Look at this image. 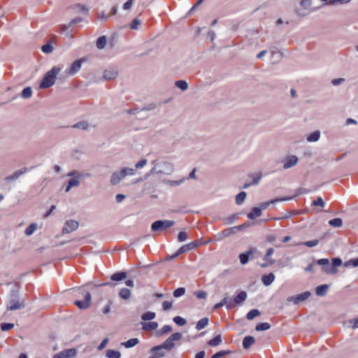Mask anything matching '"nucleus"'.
Wrapping results in <instances>:
<instances>
[{
    "instance_id": "52",
    "label": "nucleus",
    "mask_w": 358,
    "mask_h": 358,
    "mask_svg": "<svg viewBox=\"0 0 358 358\" xmlns=\"http://www.w3.org/2000/svg\"><path fill=\"white\" fill-rule=\"evenodd\" d=\"M173 322H174L176 324H178V325H179V326H184V325H185V324H186V323H187L186 320H185V319H184V318H182V317H180V316H176V317H173Z\"/></svg>"
},
{
    "instance_id": "43",
    "label": "nucleus",
    "mask_w": 358,
    "mask_h": 358,
    "mask_svg": "<svg viewBox=\"0 0 358 358\" xmlns=\"http://www.w3.org/2000/svg\"><path fill=\"white\" fill-rule=\"evenodd\" d=\"M156 314L154 312H147L142 315L141 319L144 321H149L155 319Z\"/></svg>"
},
{
    "instance_id": "53",
    "label": "nucleus",
    "mask_w": 358,
    "mask_h": 358,
    "mask_svg": "<svg viewBox=\"0 0 358 358\" xmlns=\"http://www.w3.org/2000/svg\"><path fill=\"white\" fill-rule=\"evenodd\" d=\"M141 22L139 19L138 18H134L131 22V24H130V27L132 29L134 30H138V27L139 26L141 25Z\"/></svg>"
},
{
    "instance_id": "19",
    "label": "nucleus",
    "mask_w": 358,
    "mask_h": 358,
    "mask_svg": "<svg viewBox=\"0 0 358 358\" xmlns=\"http://www.w3.org/2000/svg\"><path fill=\"white\" fill-rule=\"evenodd\" d=\"M291 199H292V197L277 198V199H273V200H271V201H266L264 203H262L257 207L260 209L261 211H262L263 210L266 209L271 203H275L276 202H278V201H287V200H289Z\"/></svg>"
},
{
    "instance_id": "47",
    "label": "nucleus",
    "mask_w": 358,
    "mask_h": 358,
    "mask_svg": "<svg viewBox=\"0 0 358 358\" xmlns=\"http://www.w3.org/2000/svg\"><path fill=\"white\" fill-rule=\"evenodd\" d=\"M329 224L334 227H340L343 224V221L341 218H334L329 221Z\"/></svg>"
},
{
    "instance_id": "4",
    "label": "nucleus",
    "mask_w": 358,
    "mask_h": 358,
    "mask_svg": "<svg viewBox=\"0 0 358 358\" xmlns=\"http://www.w3.org/2000/svg\"><path fill=\"white\" fill-rule=\"evenodd\" d=\"M135 169L133 168L124 167L119 171H116L111 174L110 182L113 185L119 184L122 180L127 176L134 175Z\"/></svg>"
},
{
    "instance_id": "10",
    "label": "nucleus",
    "mask_w": 358,
    "mask_h": 358,
    "mask_svg": "<svg viewBox=\"0 0 358 358\" xmlns=\"http://www.w3.org/2000/svg\"><path fill=\"white\" fill-rule=\"evenodd\" d=\"M85 61L86 59L85 58H81L74 61L71 64L70 67L65 71V73L67 76H73L76 74L81 69L82 64Z\"/></svg>"
},
{
    "instance_id": "57",
    "label": "nucleus",
    "mask_w": 358,
    "mask_h": 358,
    "mask_svg": "<svg viewBox=\"0 0 358 358\" xmlns=\"http://www.w3.org/2000/svg\"><path fill=\"white\" fill-rule=\"evenodd\" d=\"M230 353H231V352L229 350L220 351V352H217L215 354H214L211 357V358H220V357H224L225 355H229Z\"/></svg>"
},
{
    "instance_id": "59",
    "label": "nucleus",
    "mask_w": 358,
    "mask_h": 358,
    "mask_svg": "<svg viewBox=\"0 0 358 358\" xmlns=\"http://www.w3.org/2000/svg\"><path fill=\"white\" fill-rule=\"evenodd\" d=\"M14 327V324L12 323H2L1 324V329L3 331H8L11 329H13Z\"/></svg>"
},
{
    "instance_id": "29",
    "label": "nucleus",
    "mask_w": 358,
    "mask_h": 358,
    "mask_svg": "<svg viewBox=\"0 0 358 358\" xmlns=\"http://www.w3.org/2000/svg\"><path fill=\"white\" fill-rule=\"evenodd\" d=\"M127 277L126 272H117L110 276V279L113 281H120Z\"/></svg>"
},
{
    "instance_id": "11",
    "label": "nucleus",
    "mask_w": 358,
    "mask_h": 358,
    "mask_svg": "<svg viewBox=\"0 0 358 358\" xmlns=\"http://www.w3.org/2000/svg\"><path fill=\"white\" fill-rule=\"evenodd\" d=\"M79 226V223L73 220H67L62 229V232L64 234H69L73 231H75Z\"/></svg>"
},
{
    "instance_id": "27",
    "label": "nucleus",
    "mask_w": 358,
    "mask_h": 358,
    "mask_svg": "<svg viewBox=\"0 0 358 358\" xmlns=\"http://www.w3.org/2000/svg\"><path fill=\"white\" fill-rule=\"evenodd\" d=\"M253 253V251L252 250H248L245 253H241L239 255V259L240 262L242 264H246L249 261V257L250 255H252Z\"/></svg>"
},
{
    "instance_id": "38",
    "label": "nucleus",
    "mask_w": 358,
    "mask_h": 358,
    "mask_svg": "<svg viewBox=\"0 0 358 358\" xmlns=\"http://www.w3.org/2000/svg\"><path fill=\"white\" fill-rule=\"evenodd\" d=\"M222 343V338L220 335H217L215 337H214L213 339L210 340L208 342V344L210 346H217Z\"/></svg>"
},
{
    "instance_id": "16",
    "label": "nucleus",
    "mask_w": 358,
    "mask_h": 358,
    "mask_svg": "<svg viewBox=\"0 0 358 358\" xmlns=\"http://www.w3.org/2000/svg\"><path fill=\"white\" fill-rule=\"evenodd\" d=\"M118 75V71L115 68L106 69L103 73V78L104 80H110L115 79Z\"/></svg>"
},
{
    "instance_id": "49",
    "label": "nucleus",
    "mask_w": 358,
    "mask_h": 358,
    "mask_svg": "<svg viewBox=\"0 0 358 358\" xmlns=\"http://www.w3.org/2000/svg\"><path fill=\"white\" fill-rule=\"evenodd\" d=\"M164 349V348H160V349H156V350H154V347L152 348L150 350V352L152 353V352H155V356L157 358H160V357H163L165 356V353L163 351Z\"/></svg>"
},
{
    "instance_id": "25",
    "label": "nucleus",
    "mask_w": 358,
    "mask_h": 358,
    "mask_svg": "<svg viewBox=\"0 0 358 358\" xmlns=\"http://www.w3.org/2000/svg\"><path fill=\"white\" fill-rule=\"evenodd\" d=\"M142 325V329L145 331L155 330L158 327V323L156 322H143Z\"/></svg>"
},
{
    "instance_id": "64",
    "label": "nucleus",
    "mask_w": 358,
    "mask_h": 358,
    "mask_svg": "<svg viewBox=\"0 0 358 358\" xmlns=\"http://www.w3.org/2000/svg\"><path fill=\"white\" fill-rule=\"evenodd\" d=\"M172 308V303L170 301H164L162 303L163 310L166 311Z\"/></svg>"
},
{
    "instance_id": "26",
    "label": "nucleus",
    "mask_w": 358,
    "mask_h": 358,
    "mask_svg": "<svg viewBox=\"0 0 358 358\" xmlns=\"http://www.w3.org/2000/svg\"><path fill=\"white\" fill-rule=\"evenodd\" d=\"M262 215V211L258 207H254L251 212L248 214V217L250 220H254L256 217H260Z\"/></svg>"
},
{
    "instance_id": "13",
    "label": "nucleus",
    "mask_w": 358,
    "mask_h": 358,
    "mask_svg": "<svg viewBox=\"0 0 358 358\" xmlns=\"http://www.w3.org/2000/svg\"><path fill=\"white\" fill-rule=\"evenodd\" d=\"M91 303V295L88 292H86L84 295L83 301H76L75 304L80 309H86L87 308Z\"/></svg>"
},
{
    "instance_id": "12",
    "label": "nucleus",
    "mask_w": 358,
    "mask_h": 358,
    "mask_svg": "<svg viewBox=\"0 0 358 358\" xmlns=\"http://www.w3.org/2000/svg\"><path fill=\"white\" fill-rule=\"evenodd\" d=\"M77 350L75 348L64 350L57 354H55L52 358H72L76 355Z\"/></svg>"
},
{
    "instance_id": "21",
    "label": "nucleus",
    "mask_w": 358,
    "mask_h": 358,
    "mask_svg": "<svg viewBox=\"0 0 358 358\" xmlns=\"http://www.w3.org/2000/svg\"><path fill=\"white\" fill-rule=\"evenodd\" d=\"M197 248V244L194 243V242H191V243H189L188 244L184 245L182 247H180L177 250L178 251V254L180 255L182 253L188 252V251H189L191 250H193L194 248Z\"/></svg>"
},
{
    "instance_id": "61",
    "label": "nucleus",
    "mask_w": 358,
    "mask_h": 358,
    "mask_svg": "<svg viewBox=\"0 0 358 358\" xmlns=\"http://www.w3.org/2000/svg\"><path fill=\"white\" fill-rule=\"evenodd\" d=\"M187 238V234L185 231H180L178 235V241L179 242H183Z\"/></svg>"
},
{
    "instance_id": "58",
    "label": "nucleus",
    "mask_w": 358,
    "mask_h": 358,
    "mask_svg": "<svg viewBox=\"0 0 358 358\" xmlns=\"http://www.w3.org/2000/svg\"><path fill=\"white\" fill-rule=\"evenodd\" d=\"M147 163H148V161L146 159H142L136 163L134 169L136 170V169H141V168L144 167L147 164Z\"/></svg>"
},
{
    "instance_id": "14",
    "label": "nucleus",
    "mask_w": 358,
    "mask_h": 358,
    "mask_svg": "<svg viewBox=\"0 0 358 358\" xmlns=\"http://www.w3.org/2000/svg\"><path fill=\"white\" fill-rule=\"evenodd\" d=\"M299 162V158L295 155H289L287 156L285 159L284 164H283V169H290L295 165L297 164Z\"/></svg>"
},
{
    "instance_id": "63",
    "label": "nucleus",
    "mask_w": 358,
    "mask_h": 358,
    "mask_svg": "<svg viewBox=\"0 0 358 358\" xmlns=\"http://www.w3.org/2000/svg\"><path fill=\"white\" fill-rule=\"evenodd\" d=\"M134 0H127L123 5V8L124 10H129L133 4H134Z\"/></svg>"
},
{
    "instance_id": "55",
    "label": "nucleus",
    "mask_w": 358,
    "mask_h": 358,
    "mask_svg": "<svg viewBox=\"0 0 358 358\" xmlns=\"http://www.w3.org/2000/svg\"><path fill=\"white\" fill-rule=\"evenodd\" d=\"M41 50L44 53L50 54L53 51V47L51 44L47 43L42 46Z\"/></svg>"
},
{
    "instance_id": "24",
    "label": "nucleus",
    "mask_w": 358,
    "mask_h": 358,
    "mask_svg": "<svg viewBox=\"0 0 358 358\" xmlns=\"http://www.w3.org/2000/svg\"><path fill=\"white\" fill-rule=\"evenodd\" d=\"M329 288L328 285H322L316 287L315 294L319 296H324L327 294Z\"/></svg>"
},
{
    "instance_id": "7",
    "label": "nucleus",
    "mask_w": 358,
    "mask_h": 358,
    "mask_svg": "<svg viewBox=\"0 0 358 358\" xmlns=\"http://www.w3.org/2000/svg\"><path fill=\"white\" fill-rule=\"evenodd\" d=\"M174 224L173 220H157L152 224L151 229L154 231H162L173 227Z\"/></svg>"
},
{
    "instance_id": "28",
    "label": "nucleus",
    "mask_w": 358,
    "mask_h": 358,
    "mask_svg": "<svg viewBox=\"0 0 358 358\" xmlns=\"http://www.w3.org/2000/svg\"><path fill=\"white\" fill-rule=\"evenodd\" d=\"M185 180V178H183L180 180H166L164 178L161 181L166 185H168L171 187H173V186H177V185H181Z\"/></svg>"
},
{
    "instance_id": "42",
    "label": "nucleus",
    "mask_w": 358,
    "mask_h": 358,
    "mask_svg": "<svg viewBox=\"0 0 358 358\" xmlns=\"http://www.w3.org/2000/svg\"><path fill=\"white\" fill-rule=\"evenodd\" d=\"M31 95H32V89L31 87H25L21 93V96L24 99H29L31 96Z\"/></svg>"
},
{
    "instance_id": "1",
    "label": "nucleus",
    "mask_w": 358,
    "mask_h": 358,
    "mask_svg": "<svg viewBox=\"0 0 358 358\" xmlns=\"http://www.w3.org/2000/svg\"><path fill=\"white\" fill-rule=\"evenodd\" d=\"M152 166L146 176L157 175L160 180L164 176H170L175 172L174 164L164 159H155L151 162Z\"/></svg>"
},
{
    "instance_id": "54",
    "label": "nucleus",
    "mask_w": 358,
    "mask_h": 358,
    "mask_svg": "<svg viewBox=\"0 0 358 358\" xmlns=\"http://www.w3.org/2000/svg\"><path fill=\"white\" fill-rule=\"evenodd\" d=\"M185 293V289L184 287H180L174 290L173 295L174 297L178 298L184 295Z\"/></svg>"
},
{
    "instance_id": "2",
    "label": "nucleus",
    "mask_w": 358,
    "mask_h": 358,
    "mask_svg": "<svg viewBox=\"0 0 358 358\" xmlns=\"http://www.w3.org/2000/svg\"><path fill=\"white\" fill-rule=\"evenodd\" d=\"M67 176L71 178L68 181L65 192L67 193L73 187L80 186L81 180L91 177L90 173H81L77 170H72L67 173Z\"/></svg>"
},
{
    "instance_id": "34",
    "label": "nucleus",
    "mask_w": 358,
    "mask_h": 358,
    "mask_svg": "<svg viewBox=\"0 0 358 358\" xmlns=\"http://www.w3.org/2000/svg\"><path fill=\"white\" fill-rule=\"evenodd\" d=\"M106 356L108 358H120L121 353L119 351L114 350H107L106 352Z\"/></svg>"
},
{
    "instance_id": "5",
    "label": "nucleus",
    "mask_w": 358,
    "mask_h": 358,
    "mask_svg": "<svg viewBox=\"0 0 358 358\" xmlns=\"http://www.w3.org/2000/svg\"><path fill=\"white\" fill-rule=\"evenodd\" d=\"M312 0H300L294 7V13L296 16L304 17L311 11Z\"/></svg>"
},
{
    "instance_id": "3",
    "label": "nucleus",
    "mask_w": 358,
    "mask_h": 358,
    "mask_svg": "<svg viewBox=\"0 0 358 358\" xmlns=\"http://www.w3.org/2000/svg\"><path fill=\"white\" fill-rule=\"evenodd\" d=\"M62 68L59 66H53L50 71H47L43 76L39 87L41 89H46L55 85L56 78Z\"/></svg>"
},
{
    "instance_id": "31",
    "label": "nucleus",
    "mask_w": 358,
    "mask_h": 358,
    "mask_svg": "<svg viewBox=\"0 0 358 358\" xmlns=\"http://www.w3.org/2000/svg\"><path fill=\"white\" fill-rule=\"evenodd\" d=\"M320 131H315L311 134H310L307 138L306 140L308 142H316L320 139Z\"/></svg>"
},
{
    "instance_id": "17",
    "label": "nucleus",
    "mask_w": 358,
    "mask_h": 358,
    "mask_svg": "<svg viewBox=\"0 0 358 358\" xmlns=\"http://www.w3.org/2000/svg\"><path fill=\"white\" fill-rule=\"evenodd\" d=\"M247 299V293L245 291H242L239 292L232 300V304L234 306V308L236 306H240L243 304V303Z\"/></svg>"
},
{
    "instance_id": "37",
    "label": "nucleus",
    "mask_w": 358,
    "mask_h": 358,
    "mask_svg": "<svg viewBox=\"0 0 358 358\" xmlns=\"http://www.w3.org/2000/svg\"><path fill=\"white\" fill-rule=\"evenodd\" d=\"M261 315V313L257 309H252L250 311H249L246 315V318L248 320H252L255 317L259 316Z\"/></svg>"
},
{
    "instance_id": "35",
    "label": "nucleus",
    "mask_w": 358,
    "mask_h": 358,
    "mask_svg": "<svg viewBox=\"0 0 358 358\" xmlns=\"http://www.w3.org/2000/svg\"><path fill=\"white\" fill-rule=\"evenodd\" d=\"M139 343V341L136 338H131L126 342L122 343L127 348H132L136 345Z\"/></svg>"
},
{
    "instance_id": "56",
    "label": "nucleus",
    "mask_w": 358,
    "mask_h": 358,
    "mask_svg": "<svg viewBox=\"0 0 358 358\" xmlns=\"http://www.w3.org/2000/svg\"><path fill=\"white\" fill-rule=\"evenodd\" d=\"M312 206H320L322 208L324 207L325 206V203L323 201V199H322V197L319 196L317 198L316 200H314L313 202H312Z\"/></svg>"
},
{
    "instance_id": "32",
    "label": "nucleus",
    "mask_w": 358,
    "mask_h": 358,
    "mask_svg": "<svg viewBox=\"0 0 358 358\" xmlns=\"http://www.w3.org/2000/svg\"><path fill=\"white\" fill-rule=\"evenodd\" d=\"M119 296L124 300H127L131 296V291L127 288H122L119 292Z\"/></svg>"
},
{
    "instance_id": "39",
    "label": "nucleus",
    "mask_w": 358,
    "mask_h": 358,
    "mask_svg": "<svg viewBox=\"0 0 358 358\" xmlns=\"http://www.w3.org/2000/svg\"><path fill=\"white\" fill-rule=\"evenodd\" d=\"M37 224L32 223L25 229V235L29 236L32 235L37 229Z\"/></svg>"
},
{
    "instance_id": "22",
    "label": "nucleus",
    "mask_w": 358,
    "mask_h": 358,
    "mask_svg": "<svg viewBox=\"0 0 358 358\" xmlns=\"http://www.w3.org/2000/svg\"><path fill=\"white\" fill-rule=\"evenodd\" d=\"M274 280L275 275L272 273H270L268 275H264L262 278V282L266 286L271 285Z\"/></svg>"
},
{
    "instance_id": "46",
    "label": "nucleus",
    "mask_w": 358,
    "mask_h": 358,
    "mask_svg": "<svg viewBox=\"0 0 358 358\" xmlns=\"http://www.w3.org/2000/svg\"><path fill=\"white\" fill-rule=\"evenodd\" d=\"M274 250L273 248H270L267 249L266 255L264 258V259L266 262H269V264H273L274 263V260L270 258V256H271L273 253Z\"/></svg>"
},
{
    "instance_id": "60",
    "label": "nucleus",
    "mask_w": 358,
    "mask_h": 358,
    "mask_svg": "<svg viewBox=\"0 0 358 358\" xmlns=\"http://www.w3.org/2000/svg\"><path fill=\"white\" fill-rule=\"evenodd\" d=\"M318 243H319V241L315 239V240H313V241H306V242L303 243L302 244L306 246L312 248V247H315V246L317 245Z\"/></svg>"
},
{
    "instance_id": "44",
    "label": "nucleus",
    "mask_w": 358,
    "mask_h": 358,
    "mask_svg": "<svg viewBox=\"0 0 358 358\" xmlns=\"http://www.w3.org/2000/svg\"><path fill=\"white\" fill-rule=\"evenodd\" d=\"M246 196H247V194L245 192H240L236 196V203L238 205L242 204L243 202L244 201V200L245 199Z\"/></svg>"
},
{
    "instance_id": "18",
    "label": "nucleus",
    "mask_w": 358,
    "mask_h": 358,
    "mask_svg": "<svg viewBox=\"0 0 358 358\" xmlns=\"http://www.w3.org/2000/svg\"><path fill=\"white\" fill-rule=\"evenodd\" d=\"M27 171V169L26 168L15 171L11 175L5 177L4 180L7 182L16 180L20 178V176L25 173Z\"/></svg>"
},
{
    "instance_id": "20",
    "label": "nucleus",
    "mask_w": 358,
    "mask_h": 358,
    "mask_svg": "<svg viewBox=\"0 0 358 358\" xmlns=\"http://www.w3.org/2000/svg\"><path fill=\"white\" fill-rule=\"evenodd\" d=\"M236 231V227H232L230 229H226L224 231H222L220 234H218L216 236V240L220 241L222 240L229 236H230L232 234H234Z\"/></svg>"
},
{
    "instance_id": "50",
    "label": "nucleus",
    "mask_w": 358,
    "mask_h": 358,
    "mask_svg": "<svg viewBox=\"0 0 358 358\" xmlns=\"http://www.w3.org/2000/svg\"><path fill=\"white\" fill-rule=\"evenodd\" d=\"M175 85L182 91L186 90L188 88V84L185 80H178L175 83Z\"/></svg>"
},
{
    "instance_id": "41",
    "label": "nucleus",
    "mask_w": 358,
    "mask_h": 358,
    "mask_svg": "<svg viewBox=\"0 0 358 358\" xmlns=\"http://www.w3.org/2000/svg\"><path fill=\"white\" fill-rule=\"evenodd\" d=\"M310 292L307 291L299 295H296V298L295 299H296L298 303L299 302L306 300L310 296Z\"/></svg>"
},
{
    "instance_id": "62",
    "label": "nucleus",
    "mask_w": 358,
    "mask_h": 358,
    "mask_svg": "<svg viewBox=\"0 0 358 358\" xmlns=\"http://www.w3.org/2000/svg\"><path fill=\"white\" fill-rule=\"evenodd\" d=\"M194 294L199 299H205L207 297V293L202 290L196 292Z\"/></svg>"
},
{
    "instance_id": "48",
    "label": "nucleus",
    "mask_w": 358,
    "mask_h": 358,
    "mask_svg": "<svg viewBox=\"0 0 358 358\" xmlns=\"http://www.w3.org/2000/svg\"><path fill=\"white\" fill-rule=\"evenodd\" d=\"M71 9L74 10L75 13L83 12L85 14H87L88 9L85 8L84 6L80 4H76L73 6Z\"/></svg>"
},
{
    "instance_id": "36",
    "label": "nucleus",
    "mask_w": 358,
    "mask_h": 358,
    "mask_svg": "<svg viewBox=\"0 0 358 358\" xmlns=\"http://www.w3.org/2000/svg\"><path fill=\"white\" fill-rule=\"evenodd\" d=\"M107 38L105 36L99 37L96 41V47L98 49H103L106 45Z\"/></svg>"
},
{
    "instance_id": "30",
    "label": "nucleus",
    "mask_w": 358,
    "mask_h": 358,
    "mask_svg": "<svg viewBox=\"0 0 358 358\" xmlns=\"http://www.w3.org/2000/svg\"><path fill=\"white\" fill-rule=\"evenodd\" d=\"M71 127L81 130H87L90 128V124L87 121H81L72 125Z\"/></svg>"
},
{
    "instance_id": "9",
    "label": "nucleus",
    "mask_w": 358,
    "mask_h": 358,
    "mask_svg": "<svg viewBox=\"0 0 358 358\" xmlns=\"http://www.w3.org/2000/svg\"><path fill=\"white\" fill-rule=\"evenodd\" d=\"M25 307L24 303L18 299L16 295H13V298L8 303L6 306L7 311H12L19 309H22Z\"/></svg>"
},
{
    "instance_id": "40",
    "label": "nucleus",
    "mask_w": 358,
    "mask_h": 358,
    "mask_svg": "<svg viewBox=\"0 0 358 358\" xmlns=\"http://www.w3.org/2000/svg\"><path fill=\"white\" fill-rule=\"evenodd\" d=\"M271 328V325L268 322L259 323L256 325L255 330L257 331H266Z\"/></svg>"
},
{
    "instance_id": "51",
    "label": "nucleus",
    "mask_w": 358,
    "mask_h": 358,
    "mask_svg": "<svg viewBox=\"0 0 358 358\" xmlns=\"http://www.w3.org/2000/svg\"><path fill=\"white\" fill-rule=\"evenodd\" d=\"M344 267L348 268L350 266L352 267H357L358 266V258L350 259L349 261H347L343 264Z\"/></svg>"
},
{
    "instance_id": "6",
    "label": "nucleus",
    "mask_w": 358,
    "mask_h": 358,
    "mask_svg": "<svg viewBox=\"0 0 358 358\" xmlns=\"http://www.w3.org/2000/svg\"><path fill=\"white\" fill-rule=\"evenodd\" d=\"M182 336L180 333L176 332L171 335L163 343L154 347V350L164 348L168 351H171L174 347L175 341H180Z\"/></svg>"
},
{
    "instance_id": "33",
    "label": "nucleus",
    "mask_w": 358,
    "mask_h": 358,
    "mask_svg": "<svg viewBox=\"0 0 358 358\" xmlns=\"http://www.w3.org/2000/svg\"><path fill=\"white\" fill-rule=\"evenodd\" d=\"M208 324V317H203L201 319L196 325V329L198 331H200L203 329H204L207 325Z\"/></svg>"
},
{
    "instance_id": "15",
    "label": "nucleus",
    "mask_w": 358,
    "mask_h": 358,
    "mask_svg": "<svg viewBox=\"0 0 358 358\" xmlns=\"http://www.w3.org/2000/svg\"><path fill=\"white\" fill-rule=\"evenodd\" d=\"M223 306H226L228 310L233 309L234 306L232 304V299L228 296H225L220 302L216 303L214 306V309L217 310Z\"/></svg>"
},
{
    "instance_id": "8",
    "label": "nucleus",
    "mask_w": 358,
    "mask_h": 358,
    "mask_svg": "<svg viewBox=\"0 0 358 358\" xmlns=\"http://www.w3.org/2000/svg\"><path fill=\"white\" fill-rule=\"evenodd\" d=\"M342 265V260L338 257H335L332 259V264H328L322 267V271L327 274L334 275L338 272L336 267Z\"/></svg>"
},
{
    "instance_id": "45",
    "label": "nucleus",
    "mask_w": 358,
    "mask_h": 358,
    "mask_svg": "<svg viewBox=\"0 0 358 358\" xmlns=\"http://www.w3.org/2000/svg\"><path fill=\"white\" fill-rule=\"evenodd\" d=\"M172 331V327L170 325H165L157 332V336H162Z\"/></svg>"
},
{
    "instance_id": "23",
    "label": "nucleus",
    "mask_w": 358,
    "mask_h": 358,
    "mask_svg": "<svg viewBox=\"0 0 358 358\" xmlns=\"http://www.w3.org/2000/svg\"><path fill=\"white\" fill-rule=\"evenodd\" d=\"M255 343V339L253 336H245L243 341V347L245 349L250 348Z\"/></svg>"
}]
</instances>
